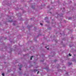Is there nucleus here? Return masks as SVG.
<instances>
[{
  "label": "nucleus",
  "instance_id": "f257e3e1",
  "mask_svg": "<svg viewBox=\"0 0 76 76\" xmlns=\"http://www.w3.org/2000/svg\"><path fill=\"white\" fill-rule=\"evenodd\" d=\"M32 57H33V56H32L30 58V60H32Z\"/></svg>",
  "mask_w": 76,
  "mask_h": 76
},
{
  "label": "nucleus",
  "instance_id": "f03ea898",
  "mask_svg": "<svg viewBox=\"0 0 76 76\" xmlns=\"http://www.w3.org/2000/svg\"><path fill=\"white\" fill-rule=\"evenodd\" d=\"M34 71H36V72H37V71H38V70L37 69H36V70L34 69Z\"/></svg>",
  "mask_w": 76,
  "mask_h": 76
},
{
  "label": "nucleus",
  "instance_id": "7ed1b4c3",
  "mask_svg": "<svg viewBox=\"0 0 76 76\" xmlns=\"http://www.w3.org/2000/svg\"><path fill=\"white\" fill-rule=\"evenodd\" d=\"M2 76H4V74L3 73L2 74Z\"/></svg>",
  "mask_w": 76,
  "mask_h": 76
},
{
  "label": "nucleus",
  "instance_id": "20e7f679",
  "mask_svg": "<svg viewBox=\"0 0 76 76\" xmlns=\"http://www.w3.org/2000/svg\"><path fill=\"white\" fill-rule=\"evenodd\" d=\"M72 63H69V65H70L71 64H72Z\"/></svg>",
  "mask_w": 76,
  "mask_h": 76
},
{
  "label": "nucleus",
  "instance_id": "39448f33",
  "mask_svg": "<svg viewBox=\"0 0 76 76\" xmlns=\"http://www.w3.org/2000/svg\"><path fill=\"white\" fill-rule=\"evenodd\" d=\"M69 56H72V55H70V54H69Z\"/></svg>",
  "mask_w": 76,
  "mask_h": 76
},
{
  "label": "nucleus",
  "instance_id": "423d86ee",
  "mask_svg": "<svg viewBox=\"0 0 76 76\" xmlns=\"http://www.w3.org/2000/svg\"><path fill=\"white\" fill-rule=\"evenodd\" d=\"M31 8H32V9H34V7H33V6H32Z\"/></svg>",
  "mask_w": 76,
  "mask_h": 76
},
{
  "label": "nucleus",
  "instance_id": "0eeeda50",
  "mask_svg": "<svg viewBox=\"0 0 76 76\" xmlns=\"http://www.w3.org/2000/svg\"><path fill=\"white\" fill-rule=\"evenodd\" d=\"M19 69L20 70H21V67L19 68Z\"/></svg>",
  "mask_w": 76,
  "mask_h": 76
},
{
  "label": "nucleus",
  "instance_id": "6e6552de",
  "mask_svg": "<svg viewBox=\"0 0 76 76\" xmlns=\"http://www.w3.org/2000/svg\"><path fill=\"white\" fill-rule=\"evenodd\" d=\"M72 19V18H69V20H70V19Z\"/></svg>",
  "mask_w": 76,
  "mask_h": 76
},
{
  "label": "nucleus",
  "instance_id": "1a4fd4ad",
  "mask_svg": "<svg viewBox=\"0 0 76 76\" xmlns=\"http://www.w3.org/2000/svg\"><path fill=\"white\" fill-rule=\"evenodd\" d=\"M43 61H44V60H43V61L41 60V61H40V62H43Z\"/></svg>",
  "mask_w": 76,
  "mask_h": 76
},
{
  "label": "nucleus",
  "instance_id": "9d476101",
  "mask_svg": "<svg viewBox=\"0 0 76 76\" xmlns=\"http://www.w3.org/2000/svg\"><path fill=\"white\" fill-rule=\"evenodd\" d=\"M56 61H57V60H55L54 61V62H56Z\"/></svg>",
  "mask_w": 76,
  "mask_h": 76
},
{
  "label": "nucleus",
  "instance_id": "9b49d317",
  "mask_svg": "<svg viewBox=\"0 0 76 76\" xmlns=\"http://www.w3.org/2000/svg\"><path fill=\"white\" fill-rule=\"evenodd\" d=\"M40 25H42V24L40 23Z\"/></svg>",
  "mask_w": 76,
  "mask_h": 76
},
{
  "label": "nucleus",
  "instance_id": "f8f14e48",
  "mask_svg": "<svg viewBox=\"0 0 76 76\" xmlns=\"http://www.w3.org/2000/svg\"><path fill=\"white\" fill-rule=\"evenodd\" d=\"M39 72V71H38L37 73V74H38Z\"/></svg>",
  "mask_w": 76,
  "mask_h": 76
},
{
  "label": "nucleus",
  "instance_id": "ddd939ff",
  "mask_svg": "<svg viewBox=\"0 0 76 76\" xmlns=\"http://www.w3.org/2000/svg\"><path fill=\"white\" fill-rule=\"evenodd\" d=\"M47 50H49V49L48 48H47Z\"/></svg>",
  "mask_w": 76,
  "mask_h": 76
},
{
  "label": "nucleus",
  "instance_id": "4468645a",
  "mask_svg": "<svg viewBox=\"0 0 76 76\" xmlns=\"http://www.w3.org/2000/svg\"><path fill=\"white\" fill-rule=\"evenodd\" d=\"M47 17H46V18H45V19H47Z\"/></svg>",
  "mask_w": 76,
  "mask_h": 76
},
{
  "label": "nucleus",
  "instance_id": "2eb2a0df",
  "mask_svg": "<svg viewBox=\"0 0 76 76\" xmlns=\"http://www.w3.org/2000/svg\"><path fill=\"white\" fill-rule=\"evenodd\" d=\"M45 48H47V47H45Z\"/></svg>",
  "mask_w": 76,
  "mask_h": 76
},
{
  "label": "nucleus",
  "instance_id": "dca6fc26",
  "mask_svg": "<svg viewBox=\"0 0 76 76\" xmlns=\"http://www.w3.org/2000/svg\"><path fill=\"white\" fill-rule=\"evenodd\" d=\"M7 38H5V39H7Z\"/></svg>",
  "mask_w": 76,
  "mask_h": 76
},
{
  "label": "nucleus",
  "instance_id": "f3484780",
  "mask_svg": "<svg viewBox=\"0 0 76 76\" xmlns=\"http://www.w3.org/2000/svg\"><path fill=\"white\" fill-rule=\"evenodd\" d=\"M21 66H22L21 65H20V67H21Z\"/></svg>",
  "mask_w": 76,
  "mask_h": 76
},
{
  "label": "nucleus",
  "instance_id": "a211bd4d",
  "mask_svg": "<svg viewBox=\"0 0 76 76\" xmlns=\"http://www.w3.org/2000/svg\"><path fill=\"white\" fill-rule=\"evenodd\" d=\"M31 19H32V18H31Z\"/></svg>",
  "mask_w": 76,
  "mask_h": 76
},
{
  "label": "nucleus",
  "instance_id": "6ab92c4d",
  "mask_svg": "<svg viewBox=\"0 0 76 76\" xmlns=\"http://www.w3.org/2000/svg\"><path fill=\"white\" fill-rule=\"evenodd\" d=\"M18 66H19V65H18Z\"/></svg>",
  "mask_w": 76,
  "mask_h": 76
}]
</instances>
